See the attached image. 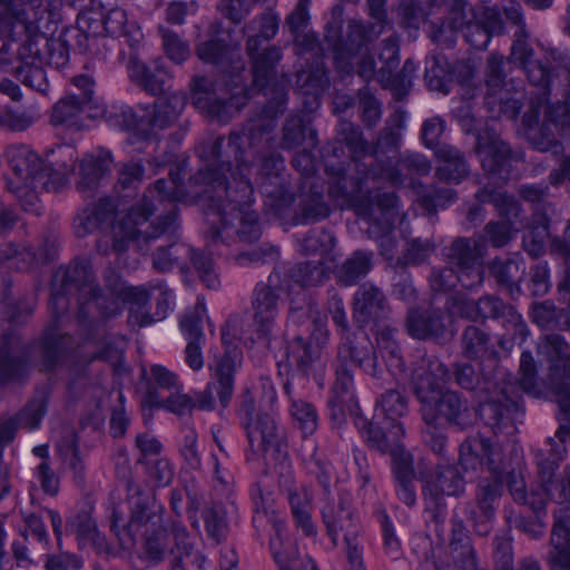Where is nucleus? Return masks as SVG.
I'll return each mask as SVG.
<instances>
[{"mask_svg":"<svg viewBox=\"0 0 570 570\" xmlns=\"http://www.w3.org/2000/svg\"><path fill=\"white\" fill-rule=\"evenodd\" d=\"M259 114L239 128L233 129L227 140L217 136L204 142L198 150L205 168L190 176V184H204L202 207L207 226L205 237L210 242L227 243L229 217L248 210L255 203L249 179L252 161L246 157L245 144L255 147L265 134L276 128V118Z\"/></svg>","mask_w":570,"mask_h":570,"instance_id":"obj_1","label":"nucleus"},{"mask_svg":"<svg viewBox=\"0 0 570 570\" xmlns=\"http://www.w3.org/2000/svg\"><path fill=\"white\" fill-rule=\"evenodd\" d=\"M154 214L155 205L148 197L134 204L124 218L127 237L144 253L150 249L153 243L164 239L166 244L156 246L153 253V267L160 273L170 272L175 267L181 273L188 272L187 256L190 254V246L178 240L177 208L168 209L155 223H149Z\"/></svg>","mask_w":570,"mask_h":570,"instance_id":"obj_2","label":"nucleus"},{"mask_svg":"<svg viewBox=\"0 0 570 570\" xmlns=\"http://www.w3.org/2000/svg\"><path fill=\"white\" fill-rule=\"evenodd\" d=\"M277 31L278 20L269 13H262L243 28V32L248 36L246 52L252 63L253 87L267 98L261 112L271 116L284 114L289 88L288 77L285 73L278 75L276 70L282 59L281 48L264 47Z\"/></svg>","mask_w":570,"mask_h":570,"instance_id":"obj_3","label":"nucleus"},{"mask_svg":"<svg viewBox=\"0 0 570 570\" xmlns=\"http://www.w3.org/2000/svg\"><path fill=\"white\" fill-rule=\"evenodd\" d=\"M507 374L498 365L492 370L479 363L478 370L469 363L455 364L453 377L462 389L474 392L480 399L476 413L480 420L493 430L513 424L520 411L517 387L505 381Z\"/></svg>","mask_w":570,"mask_h":570,"instance_id":"obj_4","label":"nucleus"},{"mask_svg":"<svg viewBox=\"0 0 570 570\" xmlns=\"http://www.w3.org/2000/svg\"><path fill=\"white\" fill-rule=\"evenodd\" d=\"M150 295L142 286L127 285L115 272L104 276V285L98 283L78 298V324L85 328L87 322H106L117 318L124 312L125 304L130 303L128 322L139 327L151 325L153 315L147 312Z\"/></svg>","mask_w":570,"mask_h":570,"instance_id":"obj_5","label":"nucleus"},{"mask_svg":"<svg viewBox=\"0 0 570 570\" xmlns=\"http://www.w3.org/2000/svg\"><path fill=\"white\" fill-rule=\"evenodd\" d=\"M374 24L356 20H351L344 28L343 21L337 18H332L325 24L324 41L333 55L334 68L341 78L350 77L354 71L365 82L377 78L379 70L372 55H363L356 69L353 63V59L374 41Z\"/></svg>","mask_w":570,"mask_h":570,"instance_id":"obj_6","label":"nucleus"},{"mask_svg":"<svg viewBox=\"0 0 570 570\" xmlns=\"http://www.w3.org/2000/svg\"><path fill=\"white\" fill-rule=\"evenodd\" d=\"M273 131L274 129L265 134L253 148L245 144V149L247 159L252 161L250 167L255 160L259 163V190L267 198L266 204L274 216L284 219L289 215L295 198L283 175L284 157L273 148Z\"/></svg>","mask_w":570,"mask_h":570,"instance_id":"obj_7","label":"nucleus"},{"mask_svg":"<svg viewBox=\"0 0 570 570\" xmlns=\"http://www.w3.org/2000/svg\"><path fill=\"white\" fill-rule=\"evenodd\" d=\"M220 335L224 353L217 356L214 364L209 366L210 380L198 397L197 406L202 411H214L218 403L222 414L232 402L236 373L243 362V351L237 343L236 335L230 333L229 323L222 326Z\"/></svg>","mask_w":570,"mask_h":570,"instance_id":"obj_8","label":"nucleus"},{"mask_svg":"<svg viewBox=\"0 0 570 570\" xmlns=\"http://www.w3.org/2000/svg\"><path fill=\"white\" fill-rule=\"evenodd\" d=\"M414 394L425 424H439L444 420L446 424L464 430L472 423L468 400L455 391H441L432 374L417 380Z\"/></svg>","mask_w":570,"mask_h":570,"instance_id":"obj_9","label":"nucleus"},{"mask_svg":"<svg viewBox=\"0 0 570 570\" xmlns=\"http://www.w3.org/2000/svg\"><path fill=\"white\" fill-rule=\"evenodd\" d=\"M236 415L248 441L246 461H256L269 450L281 451L282 431L277 417L265 410H256L254 395L248 387L237 397Z\"/></svg>","mask_w":570,"mask_h":570,"instance_id":"obj_10","label":"nucleus"},{"mask_svg":"<svg viewBox=\"0 0 570 570\" xmlns=\"http://www.w3.org/2000/svg\"><path fill=\"white\" fill-rule=\"evenodd\" d=\"M364 169L363 161L351 163L346 168L343 163L335 165L325 160V171L331 177L328 197L341 207L352 208L357 214H371L373 202L367 180L381 178L382 175L367 174Z\"/></svg>","mask_w":570,"mask_h":570,"instance_id":"obj_11","label":"nucleus"},{"mask_svg":"<svg viewBox=\"0 0 570 570\" xmlns=\"http://www.w3.org/2000/svg\"><path fill=\"white\" fill-rule=\"evenodd\" d=\"M484 106L493 119L515 120L524 105L525 92L513 82L505 81L504 58L492 52L485 66Z\"/></svg>","mask_w":570,"mask_h":570,"instance_id":"obj_12","label":"nucleus"},{"mask_svg":"<svg viewBox=\"0 0 570 570\" xmlns=\"http://www.w3.org/2000/svg\"><path fill=\"white\" fill-rule=\"evenodd\" d=\"M313 324V331L308 335L298 332L286 341L285 363H277L279 372L285 367L293 372V379L298 381H308L309 372L330 338L327 321L317 318Z\"/></svg>","mask_w":570,"mask_h":570,"instance_id":"obj_13","label":"nucleus"},{"mask_svg":"<svg viewBox=\"0 0 570 570\" xmlns=\"http://www.w3.org/2000/svg\"><path fill=\"white\" fill-rule=\"evenodd\" d=\"M141 548L146 560L161 563L167 553L181 551L184 554H191L195 543L189 530L180 519H169L144 529Z\"/></svg>","mask_w":570,"mask_h":570,"instance_id":"obj_14","label":"nucleus"},{"mask_svg":"<svg viewBox=\"0 0 570 570\" xmlns=\"http://www.w3.org/2000/svg\"><path fill=\"white\" fill-rule=\"evenodd\" d=\"M71 82L79 92L67 95L55 104L51 124L81 130L85 128V120L94 118L97 111H101V107L95 99V81L90 76H75Z\"/></svg>","mask_w":570,"mask_h":570,"instance_id":"obj_15","label":"nucleus"},{"mask_svg":"<svg viewBox=\"0 0 570 570\" xmlns=\"http://www.w3.org/2000/svg\"><path fill=\"white\" fill-rule=\"evenodd\" d=\"M96 276L89 259L79 258L59 267L51 283L49 308L55 317L62 316L69 308V295L81 298L96 284Z\"/></svg>","mask_w":570,"mask_h":570,"instance_id":"obj_16","label":"nucleus"},{"mask_svg":"<svg viewBox=\"0 0 570 570\" xmlns=\"http://www.w3.org/2000/svg\"><path fill=\"white\" fill-rule=\"evenodd\" d=\"M503 493L504 470L501 469L491 472L489 476L480 478L474 499L463 503V514L479 535H487L491 531Z\"/></svg>","mask_w":570,"mask_h":570,"instance_id":"obj_17","label":"nucleus"},{"mask_svg":"<svg viewBox=\"0 0 570 570\" xmlns=\"http://www.w3.org/2000/svg\"><path fill=\"white\" fill-rule=\"evenodd\" d=\"M186 165V159L173 165L168 174L169 179H157L147 188L140 200L148 197L155 205V212L158 210V206H164L166 212L176 207L177 214L179 213L177 203L196 202L202 205L204 184H190V178L187 185L184 184Z\"/></svg>","mask_w":570,"mask_h":570,"instance_id":"obj_18","label":"nucleus"},{"mask_svg":"<svg viewBox=\"0 0 570 570\" xmlns=\"http://www.w3.org/2000/svg\"><path fill=\"white\" fill-rule=\"evenodd\" d=\"M474 150L478 154L482 169L489 178L507 183L513 170V163L519 155L504 141L493 128L479 129L475 135Z\"/></svg>","mask_w":570,"mask_h":570,"instance_id":"obj_19","label":"nucleus"},{"mask_svg":"<svg viewBox=\"0 0 570 570\" xmlns=\"http://www.w3.org/2000/svg\"><path fill=\"white\" fill-rule=\"evenodd\" d=\"M448 265L461 272L462 287L474 289L484 281L483 258L485 244L470 237H456L442 249Z\"/></svg>","mask_w":570,"mask_h":570,"instance_id":"obj_20","label":"nucleus"},{"mask_svg":"<svg viewBox=\"0 0 570 570\" xmlns=\"http://www.w3.org/2000/svg\"><path fill=\"white\" fill-rule=\"evenodd\" d=\"M334 361L352 370L358 367L375 380L376 385H383L385 370L380 365L375 347L365 332L342 334Z\"/></svg>","mask_w":570,"mask_h":570,"instance_id":"obj_21","label":"nucleus"},{"mask_svg":"<svg viewBox=\"0 0 570 570\" xmlns=\"http://www.w3.org/2000/svg\"><path fill=\"white\" fill-rule=\"evenodd\" d=\"M406 112L395 110L386 120L374 146H370L368 155H365V171L372 175L392 176V164L396 158L401 142V130L405 128Z\"/></svg>","mask_w":570,"mask_h":570,"instance_id":"obj_22","label":"nucleus"},{"mask_svg":"<svg viewBox=\"0 0 570 570\" xmlns=\"http://www.w3.org/2000/svg\"><path fill=\"white\" fill-rule=\"evenodd\" d=\"M52 314V321L43 328L41 335L35 343V346L39 353V360L41 370L51 373L66 360L73 363L75 366H79V355L77 352L81 351L80 341L68 333H62L58 328V321L61 316L55 317Z\"/></svg>","mask_w":570,"mask_h":570,"instance_id":"obj_23","label":"nucleus"},{"mask_svg":"<svg viewBox=\"0 0 570 570\" xmlns=\"http://www.w3.org/2000/svg\"><path fill=\"white\" fill-rule=\"evenodd\" d=\"M32 366V345L21 342L13 331L0 336V387L28 380Z\"/></svg>","mask_w":570,"mask_h":570,"instance_id":"obj_24","label":"nucleus"},{"mask_svg":"<svg viewBox=\"0 0 570 570\" xmlns=\"http://www.w3.org/2000/svg\"><path fill=\"white\" fill-rule=\"evenodd\" d=\"M405 332L414 340L446 344L453 336L448 315L440 307H410L404 322Z\"/></svg>","mask_w":570,"mask_h":570,"instance_id":"obj_25","label":"nucleus"},{"mask_svg":"<svg viewBox=\"0 0 570 570\" xmlns=\"http://www.w3.org/2000/svg\"><path fill=\"white\" fill-rule=\"evenodd\" d=\"M102 324L87 322L81 330V351L79 355L80 373L78 376L86 377L89 365L96 361H104L116 364L124 360V351L116 343L109 340L107 333L101 334Z\"/></svg>","mask_w":570,"mask_h":570,"instance_id":"obj_26","label":"nucleus"},{"mask_svg":"<svg viewBox=\"0 0 570 570\" xmlns=\"http://www.w3.org/2000/svg\"><path fill=\"white\" fill-rule=\"evenodd\" d=\"M353 313L361 326L371 325V332L391 325L392 309L384 292L371 283L362 284L354 293Z\"/></svg>","mask_w":570,"mask_h":570,"instance_id":"obj_27","label":"nucleus"},{"mask_svg":"<svg viewBox=\"0 0 570 570\" xmlns=\"http://www.w3.org/2000/svg\"><path fill=\"white\" fill-rule=\"evenodd\" d=\"M558 509L554 511V523L552 528V542L556 551L551 561L570 570V474L557 484Z\"/></svg>","mask_w":570,"mask_h":570,"instance_id":"obj_28","label":"nucleus"},{"mask_svg":"<svg viewBox=\"0 0 570 570\" xmlns=\"http://www.w3.org/2000/svg\"><path fill=\"white\" fill-rule=\"evenodd\" d=\"M464 18H454V28H460L465 41L476 50L487 49L494 36H501L505 31L501 12L497 8H484L480 13H474L473 19L463 21Z\"/></svg>","mask_w":570,"mask_h":570,"instance_id":"obj_29","label":"nucleus"},{"mask_svg":"<svg viewBox=\"0 0 570 570\" xmlns=\"http://www.w3.org/2000/svg\"><path fill=\"white\" fill-rule=\"evenodd\" d=\"M362 433L367 445L382 454L389 453L391 462L395 461V454L409 452L401 443L404 428L400 421L383 420L376 413L372 421H364Z\"/></svg>","mask_w":570,"mask_h":570,"instance_id":"obj_30","label":"nucleus"},{"mask_svg":"<svg viewBox=\"0 0 570 570\" xmlns=\"http://www.w3.org/2000/svg\"><path fill=\"white\" fill-rule=\"evenodd\" d=\"M325 503L321 509L322 521L326 528V534L334 547L338 544L340 532L346 534L348 529L358 530V519L353 510V497L351 492L341 490L337 501L324 499Z\"/></svg>","mask_w":570,"mask_h":570,"instance_id":"obj_31","label":"nucleus"},{"mask_svg":"<svg viewBox=\"0 0 570 570\" xmlns=\"http://www.w3.org/2000/svg\"><path fill=\"white\" fill-rule=\"evenodd\" d=\"M497 446L490 438L481 433L468 436L461 444L458 463L461 469L469 473H479L484 468L494 472L502 468L495 462Z\"/></svg>","mask_w":570,"mask_h":570,"instance_id":"obj_32","label":"nucleus"},{"mask_svg":"<svg viewBox=\"0 0 570 570\" xmlns=\"http://www.w3.org/2000/svg\"><path fill=\"white\" fill-rule=\"evenodd\" d=\"M6 156L13 174L26 188H37V183L46 179L45 159L28 145L11 144L7 147Z\"/></svg>","mask_w":570,"mask_h":570,"instance_id":"obj_33","label":"nucleus"},{"mask_svg":"<svg viewBox=\"0 0 570 570\" xmlns=\"http://www.w3.org/2000/svg\"><path fill=\"white\" fill-rule=\"evenodd\" d=\"M479 312H481V322L488 320L497 322L507 332H511L513 338L520 337L523 341L529 334L528 325L517 308L495 295L481 296Z\"/></svg>","mask_w":570,"mask_h":570,"instance_id":"obj_34","label":"nucleus"},{"mask_svg":"<svg viewBox=\"0 0 570 570\" xmlns=\"http://www.w3.org/2000/svg\"><path fill=\"white\" fill-rule=\"evenodd\" d=\"M422 493L435 498H461L465 493L466 481L455 464H436L433 471L421 475Z\"/></svg>","mask_w":570,"mask_h":570,"instance_id":"obj_35","label":"nucleus"},{"mask_svg":"<svg viewBox=\"0 0 570 570\" xmlns=\"http://www.w3.org/2000/svg\"><path fill=\"white\" fill-rule=\"evenodd\" d=\"M279 293L277 288L259 282L252 295L253 321L258 337H267L278 315Z\"/></svg>","mask_w":570,"mask_h":570,"instance_id":"obj_36","label":"nucleus"},{"mask_svg":"<svg viewBox=\"0 0 570 570\" xmlns=\"http://www.w3.org/2000/svg\"><path fill=\"white\" fill-rule=\"evenodd\" d=\"M117 207V203L112 197L104 196L82 208L73 222L77 237H86L96 230L111 225L116 217Z\"/></svg>","mask_w":570,"mask_h":570,"instance_id":"obj_37","label":"nucleus"},{"mask_svg":"<svg viewBox=\"0 0 570 570\" xmlns=\"http://www.w3.org/2000/svg\"><path fill=\"white\" fill-rule=\"evenodd\" d=\"M568 441H562L554 438L547 439L548 450L539 449L534 452V458L538 466V472L542 489L548 497L556 500L558 503V490L557 484L561 482H554L553 476L559 468L560 462L564 459L567 453Z\"/></svg>","mask_w":570,"mask_h":570,"instance_id":"obj_38","label":"nucleus"},{"mask_svg":"<svg viewBox=\"0 0 570 570\" xmlns=\"http://www.w3.org/2000/svg\"><path fill=\"white\" fill-rule=\"evenodd\" d=\"M66 533L75 534L80 549L91 544L98 550H105L107 540L98 530L96 520L92 518V508L82 507L71 511L66 519Z\"/></svg>","mask_w":570,"mask_h":570,"instance_id":"obj_39","label":"nucleus"},{"mask_svg":"<svg viewBox=\"0 0 570 570\" xmlns=\"http://www.w3.org/2000/svg\"><path fill=\"white\" fill-rule=\"evenodd\" d=\"M461 353L468 360H480L492 370L499 364V352L489 333L476 325H468L461 334Z\"/></svg>","mask_w":570,"mask_h":570,"instance_id":"obj_40","label":"nucleus"},{"mask_svg":"<svg viewBox=\"0 0 570 570\" xmlns=\"http://www.w3.org/2000/svg\"><path fill=\"white\" fill-rule=\"evenodd\" d=\"M105 119L109 126L131 132L138 139H150V125L146 109L138 114L131 106L114 102L104 109Z\"/></svg>","mask_w":570,"mask_h":570,"instance_id":"obj_41","label":"nucleus"},{"mask_svg":"<svg viewBox=\"0 0 570 570\" xmlns=\"http://www.w3.org/2000/svg\"><path fill=\"white\" fill-rule=\"evenodd\" d=\"M396 333L397 330L392 324L372 332L376 343L374 346L376 355L380 354L385 362V376L392 379H397L405 373V360L402 347L395 337ZM384 381H387V377Z\"/></svg>","mask_w":570,"mask_h":570,"instance_id":"obj_42","label":"nucleus"},{"mask_svg":"<svg viewBox=\"0 0 570 570\" xmlns=\"http://www.w3.org/2000/svg\"><path fill=\"white\" fill-rule=\"evenodd\" d=\"M114 157L110 150L98 148L87 153L80 160V179L77 181L78 190L92 191L109 175Z\"/></svg>","mask_w":570,"mask_h":570,"instance_id":"obj_43","label":"nucleus"},{"mask_svg":"<svg viewBox=\"0 0 570 570\" xmlns=\"http://www.w3.org/2000/svg\"><path fill=\"white\" fill-rule=\"evenodd\" d=\"M436 168L434 177L445 184L458 185L470 175V165L463 151L452 145H443L434 153Z\"/></svg>","mask_w":570,"mask_h":570,"instance_id":"obj_44","label":"nucleus"},{"mask_svg":"<svg viewBox=\"0 0 570 570\" xmlns=\"http://www.w3.org/2000/svg\"><path fill=\"white\" fill-rule=\"evenodd\" d=\"M391 471L397 499L409 508L415 507L417 497L413 455L410 452L395 454Z\"/></svg>","mask_w":570,"mask_h":570,"instance_id":"obj_45","label":"nucleus"},{"mask_svg":"<svg viewBox=\"0 0 570 570\" xmlns=\"http://www.w3.org/2000/svg\"><path fill=\"white\" fill-rule=\"evenodd\" d=\"M524 271V261L519 257L505 259L495 257L489 263L490 275L511 299H517L521 294L520 282L523 278Z\"/></svg>","mask_w":570,"mask_h":570,"instance_id":"obj_46","label":"nucleus"},{"mask_svg":"<svg viewBox=\"0 0 570 570\" xmlns=\"http://www.w3.org/2000/svg\"><path fill=\"white\" fill-rule=\"evenodd\" d=\"M546 340L549 348V377L552 385L560 387L570 385V353H568V342L560 334H550Z\"/></svg>","mask_w":570,"mask_h":570,"instance_id":"obj_47","label":"nucleus"},{"mask_svg":"<svg viewBox=\"0 0 570 570\" xmlns=\"http://www.w3.org/2000/svg\"><path fill=\"white\" fill-rule=\"evenodd\" d=\"M475 199L493 205L498 215L504 223H510L513 226L517 222H521L522 219L523 209L521 203L507 191L485 185L478 189Z\"/></svg>","mask_w":570,"mask_h":570,"instance_id":"obj_48","label":"nucleus"},{"mask_svg":"<svg viewBox=\"0 0 570 570\" xmlns=\"http://www.w3.org/2000/svg\"><path fill=\"white\" fill-rule=\"evenodd\" d=\"M449 543L453 567L456 570H480L475 550L462 521H453Z\"/></svg>","mask_w":570,"mask_h":570,"instance_id":"obj_49","label":"nucleus"},{"mask_svg":"<svg viewBox=\"0 0 570 570\" xmlns=\"http://www.w3.org/2000/svg\"><path fill=\"white\" fill-rule=\"evenodd\" d=\"M186 106L185 97L179 94H171L159 98L151 111L146 109L147 119L150 125V137L156 129H165L173 125L181 115Z\"/></svg>","mask_w":570,"mask_h":570,"instance_id":"obj_50","label":"nucleus"},{"mask_svg":"<svg viewBox=\"0 0 570 570\" xmlns=\"http://www.w3.org/2000/svg\"><path fill=\"white\" fill-rule=\"evenodd\" d=\"M332 209L323 190L316 186H311L308 193L302 196L298 204V212L295 213L292 220L294 225H307L325 220L330 217Z\"/></svg>","mask_w":570,"mask_h":570,"instance_id":"obj_51","label":"nucleus"},{"mask_svg":"<svg viewBox=\"0 0 570 570\" xmlns=\"http://www.w3.org/2000/svg\"><path fill=\"white\" fill-rule=\"evenodd\" d=\"M129 497L137 495L130 512L132 528L148 527L163 520L164 505L157 501L154 494H145L136 485Z\"/></svg>","mask_w":570,"mask_h":570,"instance_id":"obj_52","label":"nucleus"},{"mask_svg":"<svg viewBox=\"0 0 570 570\" xmlns=\"http://www.w3.org/2000/svg\"><path fill=\"white\" fill-rule=\"evenodd\" d=\"M136 77L139 86L153 96L160 95L170 88L171 75L166 69L161 58L149 63L136 66Z\"/></svg>","mask_w":570,"mask_h":570,"instance_id":"obj_53","label":"nucleus"},{"mask_svg":"<svg viewBox=\"0 0 570 570\" xmlns=\"http://www.w3.org/2000/svg\"><path fill=\"white\" fill-rule=\"evenodd\" d=\"M373 256L372 250H354L337 269V282L346 287L356 285L371 272Z\"/></svg>","mask_w":570,"mask_h":570,"instance_id":"obj_54","label":"nucleus"},{"mask_svg":"<svg viewBox=\"0 0 570 570\" xmlns=\"http://www.w3.org/2000/svg\"><path fill=\"white\" fill-rule=\"evenodd\" d=\"M212 83L204 76H196L191 80V98L194 105L207 111L210 116L222 118L227 114L229 100L216 97L210 90Z\"/></svg>","mask_w":570,"mask_h":570,"instance_id":"obj_55","label":"nucleus"},{"mask_svg":"<svg viewBox=\"0 0 570 570\" xmlns=\"http://www.w3.org/2000/svg\"><path fill=\"white\" fill-rule=\"evenodd\" d=\"M338 144H344L351 154V163L365 161V155H368L370 145L363 139L362 131L351 121H341L337 131ZM331 151L334 157H338V151L343 153L342 146H333Z\"/></svg>","mask_w":570,"mask_h":570,"instance_id":"obj_56","label":"nucleus"},{"mask_svg":"<svg viewBox=\"0 0 570 570\" xmlns=\"http://www.w3.org/2000/svg\"><path fill=\"white\" fill-rule=\"evenodd\" d=\"M60 453L67 471L71 474L72 483L77 488H85L87 483V469L81 456L77 433H71L62 440Z\"/></svg>","mask_w":570,"mask_h":570,"instance_id":"obj_57","label":"nucleus"},{"mask_svg":"<svg viewBox=\"0 0 570 570\" xmlns=\"http://www.w3.org/2000/svg\"><path fill=\"white\" fill-rule=\"evenodd\" d=\"M77 150L71 145H55L46 150V178L53 174L68 176L76 169Z\"/></svg>","mask_w":570,"mask_h":570,"instance_id":"obj_58","label":"nucleus"},{"mask_svg":"<svg viewBox=\"0 0 570 570\" xmlns=\"http://www.w3.org/2000/svg\"><path fill=\"white\" fill-rule=\"evenodd\" d=\"M519 379L515 382L509 380L520 395V411L518 417L523 414L522 392L531 393L539 387L538 362L534 360L531 351H523L520 356Z\"/></svg>","mask_w":570,"mask_h":570,"instance_id":"obj_59","label":"nucleus"},{"mask_svg":"<svg viewBox=\"0 0 570 570\" xmlns=\"http://www.w3.org/2000/svg\"><path fill=\"white\" fill-rule=\"evenodd\" d=\"M287 501L296 528L301 529L306 537H315L317 529L309 512V503L306 497L299 493L294 484L287 489Z\"/></svg>","mask_w":570,"mask_h":570,"instance_id":"obj_60","label":"nucleus"},{"mask_svg":"<svg viewBox=\"0 0 570 570\" xmlns=\"http://www.w3.org/2000/svg\"><path fill=\"white\" fill-rule=\"evenodd\" d=\"M289 277L302 287L322 285L330 277L328 267L322 259L306 261L289 269Z\"/></svg>","mask_w":570,"mask_h":570,"instance_id":"obj_61","label":"nucleus"},{"mask_svg":"<svg viewBox=\"0 0 570 570\" xmlns=\"http://www.w3.org/2000/svg\"><path fill=\"white\" fill-rule=\"evenodd\" d=\"M423 517L425 527L432 530L440 540H444V529L448 519V503L445 499L422 493Z\"/></svg>","mask_w":570,"mask_h":570,"instance_id":"obj_62","label":"nucleus"},{"mask_svg":"<svg viewBox=\"0 0 570 570\" xmlns=\"http://www.w3.org/2000/svg\"><path fill=\"white\" fill-rule=\"evenodd\" d=\"M289 414L294 426L297 428L304 438L313 435L320 425V415L316 406L303 399L293 400L289 404Z\"/></svg>","mask_w":570,"mask_h":570,"instance_id":"obj_63","label":"nucleus"},{"mask_svg":"<svg viewBox=\"0 0 570 570\" xmlns=\"http://www.w3.org/2000/svg\"><path fill=\"white\" fill-rule=\"evenodd\" d=\"M556 80L557 89H560L564 99L570 95V51L551 49L546 58Z\"/></svg>","mask_w":570,"mask_h":570,"instance_id":"obj_64","label":"nucleus"}]
</instances>
